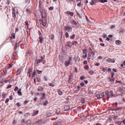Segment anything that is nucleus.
Here are the masks:
<instances>
[{
	"label": "nucleus",
	"mask_w": 125,
	"mask_h": 125,
	"mask_svg": "<svg viewBox=\"0 0 125 125\" xmlns=\"http://www.w3.org/2000/svg\"><path fill=\"white\" fill-rule=\"evenodd\" d=\"M72 58L70 57L69 58L68 60L65 61L64 62V64L65 67L68 66L70 65H72L73 64L72 62Z\"/></svg>",
	"instance_id": "f257e3e1"
},
{
	"label": "nucleus",
	"mask_w": 125,
	"mask_h": 125,
	"mask_svg": "<svg viewBox=\"0 0 125 125\" xmlns=\"http://www.w3.org/2000/svg\"><path fill=\"white\" fill-rule=\"evenodd\" d=\"M42 21H41L40 23L42 24V25L45 26L46 25V17H42Z\"/></svg>",
	"instance_id": "f03ea898"
},
{
	"label": "nucleus",
	"mask_w": 125,
	"mask_h": 125,
	"mask_svg": "<svg viewBox=\"0 0 125 125\" xmlns=\"http://www.w3.org/2000/svg\"><path fill=\"white\" fill-rule=\"evenodd\" d=\"M64 29L69 32H71L72 31V28L68 25H67Z\"/></svg>",
	"instance_id": "7ed1b4c3"
},
{
	"label": "nucleus",
	"mask_w": 125,
	"mask_h": 125,
	"mask_svg": "<svg viewBox=\"0 0 125 125\" xmlns=\"http://www.w3.org/2000/svg\"><path fill=\"white\" fill-rule=\"evenodd\" d=\"M114 74V73L113 72H111V77L112 78V79H110V82L111 81V82H113L114 81V78L113 77Z\"/></svg>",
	"instance_id": "20e7f679"
},
{
	"label": "nucleus",
	"mask_w": 125,
	"mask_h": 125,
	"mask_svg": "<svg viewBox=\"0 0 125 125\" xmlns=\"http://www.w3.org/2000/svg\"><path fill=\"white\" fill-rule=\"evenodd\" d=\"M42 120H43L42 119L39 120L36 122L35 123L36 124L38 123L39 124L38 125H42L43 124L42 122Z\"/></svg>",
	"instance_id": "39448f33"
},
{
	"label": "nucleus",
	"mask_w": 125,
	"mask_h": 125,
	"mask_svg": "<svg viewBox=\"0 0 125 125\" xmlns=\"http://www.w3.org/2000/svg\"><path fill=\"white\" fill-rule=\"evenodd\" d=\"M39 42L40 43H42L44 40V38L43 36H39Z\"/></svg>",
	"instance_id": "423d86ee"
},
{
	"label": "nucleus",
	"mask_w": 125,
	"mask_h": 125,
	"mask_svg": "<svg viewBox=\"0 0 125 125\" xmlns=\"http://www.w3.org/2000/svg\"><path fill=\"white\" fill-rule=\"evenodd\" d=\"M66 13L67 14V15L68 16L70 15L71 16H73L74 14V13L73 12H70L69 11H67Z\"/></svg>",
	"instance_id": "0eeeda50"
},
{
	"label": "nucleus",
	"mask_w": 125,
	"mask_h": 125,
	"mask_svg": "<svg viewBox=\"0 0 125 125\" xmlns=\"http://www.w3.org/2000/svg\"><path fill=\"white\" fill-rule=\"evenodd\" d=\"M15 9H13L12 12V17L13 18L15 19L16 16V15L15 13Z\"/></svg>",
	"instance_id": "6e6552de"
},
{
	"label": "nucleus",
	"mask_w": 125,
	"mask_h": 125,
	"mask_svg": "<svg viewBox=\"0 0 125 125\" xmlns=\"http://www.w3.org/2000/svg\"><path fill=\"white\" fill-rule=\"evenodd\" d=\"M99 1V0H92V1L90 2L91 5H92L94 3L97 2Z\"/></svg>",
	"instance_id": "1a4fd4ad"
},
{
	"label": "nucleus",
	"mask_w": 125,
	"mask_h": 125,
	"mask_svg": "<svg viewBox=\"0 0 125 125\" xmlns=\"http://www.w3.org/2000/svg\"><path fill=\"white\" fill-rule=\"evenodd\" d=\"M71 23L72 24H73L75 25H77L78 23L77 21H75V20H73L71 21Z\"/></svg>",
	"instance_id": "9d476101"
},
{
	"label": "nucleus",
	"mask_w": 125,
	"mask_h": 125,
	"mask_svg": "<svg viewBox=\"0 0 125 125\" xmlns=\"http://www.w3.org/2000/svg\"><path fill=\"white\" fill-rule=\"evenodd\" d=\"M21 89L20 88L17 91V93L19 95L21 96L22 95V93L21 92Z\"/></svg>",
	"instance_id": "9b49d317"
},
{
	"label": "nucleus",
	"mask_w": 125,
	"mask_h": 125,
	"mask_svg": "<svg viewBox=\"0 0 125 125\" xmlns=\"http://www.w3.org/2000/svg\"><path fill=\"white\" fill-rule=\"evenodd\" d=\"M41 16L42 17H46V13L45 12H43Z\"/></svg>",
	"instance_id": "f8f14e48"
},
{
	"label": "nucleus",
	"mask_w": 125,
	"mask_h": 125,
	"mask_svg": "<svg viewBox=\"0 0 125 125\" xmlns=\"http://www.w3.org/2000/svg\"><path fill=\"white\" fill-rule=\"evenodd\" d=\"M110 94H111V95L110 94V96H111V97H114L115 96L114 94V93L113 91L112 90H110Z\"/></svg>",
	"instance_id": "ddd939ff"
},
{
	"label": "nucleus",
	"mask_w": 125,
	"mask_h": 125,
	"mask_svg": "<svg viewBox=\"0 0 125 125\" xmlns=\"http://www.w3.org/2000/svg\"><path fill=\"white\" fill-rule=\"evenodd\" d=\"M15 51L14 52V53H16V54H17L19 53V49H14Z\"/></svg>",
	"instance_id": "4468645a"
},
{
	"label": "nucleus",
	"mask_w": 125,
	"mask_h": 125,
	"mask_svg": "<svg viewBox=\"0 0 125 125\" xmlns=\"http://www.w3.org/2000/svg\"><path fill=\"white\" fill-rule=\"evenodd\" d=\"M70 108V107L68 105H66L64 106V109L65 110L67 111Z\"/></svg>",
	"instance_id": "2eb2a0df"
},
{
	"label": "nucleus",
	"mask_w": 125,
	"mask_h": 125,
	"mask_svg": "<svg viewBox=\"0 0 125 125\" xmlns=\"http://www.w3.org/2000/svg\"><path fill=\"white\" fill-rule=\"evenodd\" d=\"M109 91L107 90L105 92V94L107 96V98H109Z\"/></svg>",
	"instance_id": "dca6fc26"
},
{
	"label": "nucleus",
	"mask_w": 125,
	"mask_h": 125,
	"mask_svg": "<svg viewBox=\"0 0 125 125\" xmlns=\"http://www.w3.org/2000/svg\"><path fill=\"white\" fill-rule=\"evenodd\" d=\"M83 54H87V51L86 49H83Z\"/></svg>",
	"instance_id": "f3484780"
},
{
	"label": "nucleus",
	"mask_w": 125,
	"mask_h": 125,
	"mask_svg": "<svg viewBox=\"0 0 125 125\" xmlns=\"http://www.w3.org/2000/svg\"><path fill=\"white\" fill-rule=\"evenodd\" d=\"M41 58H42L41 59L37 60L36 61H37V62L40 63L42 61L43 58L42 57H41Z\"/></svg>",
	"instance_id": "a211bd4d"
},
{
	"label": "nucleus",
	"mask_w": 125,
	"mask_h": 125,
	"mask_svg": "<svg viewBox=\"0 0 125 125\" xmlns=\"http://www.w3.org/2000/svg\"><path fill=\"white\" fill-rule=\"evenodd\" d=\"M115 43L116 44L119 45L121 43V42L120 41L118 40L116 41Z\"/></svg>",
	"instance_id": "6ab92c4d"
},
{
	"label": "nucleus",
	"mask_w": 125,
	"mask_h": 125,
	"mask_svg": "<svg viewBox=\"0 0 125 125\" xmlns=\"http://www.w3.org/2000/svg\"><path fill=\"white\" fill-rule=\"evenodd\" d=\"M31 121L30 120H29L27 121L26 124L27 125H31Z\"/></svg>",
	"instance_id": "aec40b11"
},
{
	"label": "nucleus",
	"mask_w": 125,
	"mask_h": 125,
	"mask_svg": "<svg viewBox=\"0 0 125 125\" xmlns=\"http://www.w3.org/2000/svg\"><path fill=\"white\" fill-rule=\"evenodd\" d=\"M43 89V88L41 87H39L38 89V91H41Z\"/></svg>",
	"instance_id": "412c9836"
},
{
	"label": "nucleus",
	"mask_w": 125,
	"mask_h": 125,
	"mask_svg": "<svg viewBox=\"0 0 125 125\" xmlns=\"http://www.w3.org/2000/svg\"><path fill=\"white\" fill-rule=\"evenodd\" d=\"M38 111H35V112H34L32 114L33 116L35 115H37V114L38 113Z\"/></svg>",
	"instance_id": "4be33fe9"
},
{
	"label": "nucleus",
	"mask_w": 125,
	"mask_h": 125,
	"mask_svg": "<svg viewBox=\"0 0 125 125\" xmlns=\"http://www.w3.org/2000/svg\"><path fill=\"white\" fill-rule=\"evenodd\" d=\"M26 13L27 14H29L30 12V10L29 8H27L26 10Z\"/></svg>",
	"instance_id": "5701e85b"
},
{
	"label": "nucleus",
	"mask_w": 125,
	"mask_h": 125,
	"mask_svg": "<svg viewBox=\"0 0 125 125\" xmlns=\"http://www.w3.org/2000/svg\"><path fill=\"white\" fill-rule=\"evenodd\" d=\"M38 35L39 36H42V34L41 32V31H40L39 30L38 31Z\"/></svg>",
	"instance_id": "b1692460"
},
{
	"label": "nucleus",
	"mask_w": 125,
	"mask_h": 125,
	"mask_svg": "<svg viewBox=\"0 0 125 125\" xmlns=\"http://www.w3.org/2000/svg\"><path fill=\"white\" fill-rule=\"evenodd\" d=\"M36 71H37V73L39 74H41L42 73V71H39V70H36Z\"/></svg>",
	"instance_id": "393cba45"
},
{
	"label": "nucleus",
	"mask_w": 125,
	"mask_h": 125,
	"mask_svg": "<svg viewBox=\"0 0 125 125\" xmlns=\"http://www.w3.org/2000/svg\"><path fill=\"white\" fill-rule=\"evenodd\" d=\"M42 94L43 95V96L41 98V99L42 100L44 99H45V94L44 93Z\"/></svg>",
	"instance_id": "a878e982"
},
{
	"label": "nucleus",
	"mask_w": 125,
	"mask_h": 125,
	"mask_svg": "<svg viewBox=\"0 0 125 125\" xmlns=\"http://www.w3.org/2000/svg\"><path fill=\"white\" fill-rule=\"evenodd\" d=\"M48 102L46 100L43 103V105L44 106L46 105L48 103Z\"/></svg>",
	"instance_id": "bb28decb"
},
{
	"label": "nucleus",
	"mask_w": 125,
	"mask_h": 125,
	"mask_svg": "<svg viewBox=\"0 0 125 125\" xmlns=\"http://www.w3.org/2000/svg\"><path fill=\"white\" fill-rule=\"evenodd\" d=\"M54 34H52L51 35V39L52 40H53L54 39Z\"/></svg>",
	"instance_id": "cd10ccee"
},
{
	"label": "nucleus",
	"mask_w": 125,
	"mask_h": 125,
	"mask_svg": "<svg viewBox=\"0 0 125 125\" xmlns=\"http://www.w3.org/2000/svg\"><path fill=\"white\" fill-rule=\"evenodd\" d=\"M96 96L98 99H100L101 98V97H100V95L99 94H97Z\"/></svg>",
	"instance_id": "c85d7f7f"
},
{
	"label": "nucleus",
	"mask_w": 125,
	"mask_h": 125,
	"mask_svg": "<svg viewBox=\"0 0 125 125\" xmlns=\"http://www.w3.org/2000/svg\"><path fill=\"white\" fill-rule=\"evenodd\" d=\"M60 110L59 109H57L56 112V114H57L58 115L60 112Z\"/></svg>",
	"instance_id": "c756f323"
},
{
	"label": "nucleus",
	"mask_w": 125,
	"mask_h": 125,
	"mask_svg": "<svg viewBox=\"0 0 125 125\" xmlns=\"http://www.w3.org/2000/svg\"><path fill=\"white\" fill-rule=\"evenodd\" d=\"M21 123L24 124H25L26 122L25 119H22V120L21 121Z\"/></svg>",
	"instance_id": "7c9ffc66"
},
{
	"label": "nucleus",
	"mask_w": 125,
	"mask_h": 125,
	"mask_svg": "<svg viewBox=\"0 0 125 125\" xmlns=\"http://www.w3.org/2000/svg\"><path fill=\"white\" fill-rule=\"evenodd\" d=\"M84 68L85 69L87 70L89 69V68L88 65H86L84 66Z\"/></svg>",
	"instance_id": "2f4dec72"
},
{
	"label": "nucleus",
	"mask_w": 125,
	"mask_h": 125,
	"mask_svg": "<svg viewBox=\"0 0 125 125\" xmlns=\"http://www.w3.org/2000/svg\"><path fill=\"white\" fill-rule=\"evenodd\" d=\"M58 94L60 95H61L62 94V92L60 90H58Z\"/></svg>",
	"instance_id": "473e14b6"
},
{
	"label": "nucleus",
	"mask_w": 125,
	"mask_h": 125,
	"mask_svg": "<svg viewBox=\"0 0 125 125\" xmlns=\"http://www.w3.org/2000/svg\"><path fill=\"white\" fill-rule=\"evenodd\" d=\"M11 36L14 39L15 38V35L14 33H12L11 34Z\"/></svg>",
	"instance_id": "72a5a7b5"
},
{
	"label": "nucleus",
	"mask_w": 125,
	"mask_h": 125,
	"mask_svg": "<svg viewBox=\"0 0 125 125\" xmlns=\"http://www.w3.org/2000/svg\"><path fill=\"white\" fill-rule=\"evenodd\" d=\"M44 79L46 81H47L48 80V78L47 76H45L44 77Z\"/></svg>",
	"instance_id": "f704fd0d"
},
{
	"label": "nucleus",
	"mask_w": 125,
	"mask_h": 125,
	"mask_svg": "<svg viewBox=\"0 0 125 125\" xmlns=\"http://www.w3.org/2000/svg\"><path fill=\"white\" fill-rule=\"evenodd\" d=\"M115 62V60L114 59H110V62Z\"/></svg>",
	"instance_id": "c9c22d12"
},
{
	"label": "nucleus",
	"mask_w": 125,
	"mask_h": 125,
	"mask_svg": "<svg viewBox=\"0 0 125 125\" xmlns=\"http://www.w3.org/2000/svg\"><path fill=\"white\" fill-rule=\"evenodd\" d=\"M51 115V114L50 113H47L46 114V116L47 117H49Z\"/></svg>",
	"instance_id": "e433bc0d"
},
{
	"label": "nucleus",
	"mask_w": 125,
	"mask_h": 125,
	"mask_svg": "<svg viewBox=\"0 0 125 125\" xmlns=\"http://www.w3.org/2000/svg\"><path fill=\"white\" fill-rule=\"evenodd\" d=\"M54 9V7L53 6L49 8V10H53Z\"/></svg>",
	"instance_id": "4c0bfd02"
},
{
	"label": "nucleus",
	"mask_w": 125,
	"mask_h": 125,
	"mask_svg": "<svg viewBox=\"0 0 125 125\" xmlns=\"http://www.w3.org/2000/svg\"><path fill=\"white\" fill-rule=\"evenodd\" d=\"M21 69H19L17 70V73H18V74H19L21 72Z\"/></svg>",
	"instance_id": "58836bf2"
},
{
	"label": "nucleus",
	"mask_w": 125,
	"mask_h": 125,
	"mask_svg": "<svg viewBox=\"0 0 125 125\" xmlns=\"http://www.w3.org/2000/svg\"><path fill=\"white\" fill-rule=\"evenodd\" d=\"M36 79L38 82H40L41 81L40 78L39 77H36Z\"/></svg>",
	"instance_id": "ea45409f"
},
{
	"label": "nucleus",
	"mask_w": 125,
	"mask_h": 125,
	"mask_svg": "<svg viewBox=\"0 0 125 125\" xmlns=\"http://www.w3.org/2000/svg\"><path fill=\"white\" fill-rule=\"evenodd\" d=\"M75 36L74 34H73L72 36H71L70 37V38L71 39H74Z\"/></svg>",
	"instance_id": "a19ab883"
},
{
	"label": "nucleus",
	"mask_w": 125,
	"mask_h": 125,
	"mask_svg": "<svg viewBox=\"0 0 125 125\" xmlns=\"http://www.w3.org/2000/svg\"><path fill=\"white\" fill-rule=\"evenodd\" d=\"M36 73V72L34 71L33 73L32 74V77H34Z\"/></svg>",
	"instance_id": "79ce46f5"
},
{
	"label": "nucleus",
	"mask_w": 125,
	"mask_h": 125,
	"mask_svg": "<svg viewBox=\"0 0 125 125\" xmlns=\"http://www.w3.org/2000/svg\"><path fill=\"white\" fill-rule=\"evenodd\" d=\"M85 77L83 76H81L80 77V79L81 80H82L85 78Z\"/></svg>",
	"instance_id": "37998d69"
},
{
	"label": "nucleus",
	"mask_w": 125,
	"mask_h": 125,
	"mask_svg": "<svg viewBox=\"0 0 125 125\" xmlns=\"http://www.w3.org/2000/svg\"><path fill=\"white\" fill-rule=\"evenodd\" d=\"M18 89L19 88L17 86H16L15 87V88L14 89V91H16L18 90Z\"/></svg>",
	"instance_id": "c03bdc74"
},
{
	"label": "nucleus",
	"mask_w": 125,
	"mask_h": 125,
	"mask_svg": "<svg viewBox=\"0 0 125 125\" xmlns=\"http://www.w3.org/2000/svg\"><path fill=\"white\" fill-rule=\"evenodd\" d=\"M65 37L66 38H68L69 37V34L67 32H66L65 35Z\"/></svg>",
	"instance_id": "a18cd8bd"
},
{
	"label": "nucleus",
	"mask_w": 125,
	"mask_h": 125,
	"mask_svg": "<svg viewBox=\"0 0 125 125\" xmlns=\"http://www.w3.org/2000/svg\"><path fill=\"white\" fill-rule=\"evenodd\" d=\"M91 55L90 53L88 55V58H87L88 60L90 59V57L91 56Z\"/></svg>",
	"instance_id": "49530a36"
},
{
	"label": "nucleus",
	"mask_w": 125,
	"mask_h": 125,
	"mask_svg": "<svg viewBox=\"0 0 125 125\" xmlns=\"http://www.w3.org/2000/svg\"><path fill=\"white\" fill-rule=\"evenodd\" d=\"M122 122V121H119L117 123L119 125H120Z\"/></svg>",
	"instance_id": "de8ad7c7"
},
{
	"label": "nucleus",
	"mask_w": 125,
	"mask_h": 125,
	"mask_svg": "<svg viewBox=\"0 0 125 125\" xmlns=\"http://www.w3.org/2000/svg\"><path fill=\"white\" fill-rule=\"evenodd\" d=\"M49 85L50 86H52V87H54V84H53L52 83H50L49 84Z\"/></svg>",
	"instance_id": "09e8293b"
},
{
	"label": "nucleus",
	"mask_w": 125,
	"mask_h": 125,
	"mask_svg": "<svg viewBox=\"0 0 125 125\" xmlns=\"http://www.w3.org/2000/svg\"><path fill=\"white\" fill-rule=\"evenodd\" d=\"M16 105L18 106H21V104L20 103L18 102L16 103Z\"/></svg>",
	"instance_id": "8fccbe9b"
},
{
	"label": "nucleus",
	"mask_w": 125,
	"mask_h": 125,
	"mask_svg": "<svg viewBox=\"0 0 125 125\" xmlns=\"http://www.w3.org/2000/svg\"><path fill=\"white\" fill-rule=\"evenodd\" d=\"M115 27V26L114 25H113L111 26L110 29H112L113 28H114Z\"/></svg>",
	"instance_id": "3c124183"
},
{
	"label": "nucleus",
	"mask_w": 125,
	"mask_h": 125,
	"mask_svg": "<svg viewBox=\"0 0 125 125\" xmlns=\"http://www.w3.org/2000/svg\"><path fill=\"white\" fill-rule=\"evenodd\" d=\"M106 69H107V68L105 67V68H103L102 70L104 72H105L107 71Z\"/></svg>",
	"instance_id": "603ef678"
},
{
	"label": "nucleus",
	"mask_w": 125,
	"mask_h": 125,
	"mask_svg": "<svg viewBox=\"0 0 125 125\" xmlns=\"http://www.w3.org/2000/svg\"><path fill=\"white\" fill-rule=\"evenodd\" d=\"M87 56V54H85L84 55H83V56L82 57L83 58H86Z\"/></svg>",
	"instance_id": "864d4df0"
},
{
	"label": "nucleus",
	"mask_w": 125,
	"mask_h": 125,
	"mask_svg": "<svg viewBox=\"0 0 125 125\" xmlns=\"http://www.w3.org/2000/svg\"><path fill=\"white\" fill-rule=\"evenodd\" d=\"M94 73V72L93 71H89V73L91 75L93 74V73Z\"/></svg>",
	"instance_id": "5fc2aeb1"
},
{
	"label": "nucleus",
	"mask_w": 125,
	"mask_h": 125,
	"mask_svg": "<svg viewBox=\"0 0 125 125\" xmlns=\"http://www.w3.org/2000/svg\"><path fill=\"white\" fill-rule=\"evenodd\" d=\"M9 98L7 99L5 101V103H7L9 102Z\"/></svg>",
	"instance_id": "6e6d98bb"
},
{
	"label": "nucleus",
	"mask_w": 125,
	"mask_h": 125,
	"mask_svg": "<svg viewBox=\"0 0 125 125\" xmlns=\"http://www.w3.org/2000/svg\"><path fill=\"white\" fill-rule=\"evenodd\" d=\"M83 63L84 64H86L87 63V61H84L83 62Z\"/></svg>",
	"instance_id": "4d7b16f0"
},
{
	"label": "nucleus",
	"mask_w": 125,
	"mask_h": 125,
	"mask_svg": "<svg viewBox=\"0 0 125 125\" xmlns=\"http://www.w3.org/2000/svg\"><path fill=\"white\" fill-rule=\"evenodd\" d=\"M107 35L105 34V33L103 34V36L104 38H105L106 37H107Z\"/></svg>",
	"instance_id": "13d9d810"
},
{
	"label": "nucleus",
	"mask_w": 125,
	"mask_h": 125,
	"mask_svg": "<svg viewBox=\"0 0 125 125\" xmlns=\"http://www.w3.org/2000/svg\"><path fill=\"white\" fill-rule=\"evenodd\" d=\"M58 123L57 122H54L53 123V125H58Z\"/></svg>",
	"instance_id": "bf43d9fd"
},
{
	"label": "nucleus",
	"mask_w": 125,
	"mask_h": 125,
	"mask_svg": "<svg viewBox=\"0 0 125 125\" xmlns=\"http://www.w3.org/2000/svg\"><path fill=\"white\" fill-rule=\"evenodd\" d=\"M9 98L10 100H12L13 99V97L12 95H10L9 96Z\"/></svg>",
	"instance_id": "052dcab7"
},
{
	"label": "nucleus",
	"mask_w": 125,
	"mask_h": 125,
	"mask_svg": "<svg viewBox=\"0 0 125 125\" xmlns=\"http://www.w3.org/2000/svg\"><path fill=\"white\" fill-rule=\"evenodd\" d=\"M29 101H27V100H26V101H25L24 102V104H26L29 102Z\"/></svg>",
	"instance_id": "680f3d73"
},
{
	"label": "nucleus",
	"mask_w": 125,
	"mask_h": 125,
	"mask_svg": "<svg viewBox=\"0 0 125 125\" xmlns=\"http://www.w3.org/2000/svg\"><path fill=\"white\" fill-rule=\"evenodd\" d=\"M112 70L115 72H117V70L116 69L113 68V69Z\"/></svg>",
	"instance_id": "e2e57ef3"
},
{
	"label": "nucleus",
	"mask_w": 125,
	"mask_h": 125,
	"mask_svg": "<svg viewBox=\"0 0 125 125\" xmlns=\"http://www.w3.org/2000/svg\"><path fill=\"white\" fill-rule=\"evenodd\" d=\"M80 85L82 86H84V83L83 82H82L81 83Z\"/></svg>",
	"instance_id": "0e129e2a"
},
{
	"label": "nucleus",
	"mask_w": 125,
	"mask_h": 125,
	"mask_svg": "<svg viewBox=\"0 0 125 125\" xmlns=\"http://www.w3.org/2000/svg\"><path fill=\"white\" fill-rule=\"evenodd\" d=\"M81 4V2L80 3H78L77 4V6H80V5Z\"/></svg>",
	"instance_id": "69168bd1"
},
{
	"label": "nucleus",
	"mask_w": 125,
	"mask_h": 125,
	"mask_svg": "<svg viewBox=\"0 0 125 125\" xmlns=\"http://www.w3.org/2000/svg\"><path fill=\"white\" fill-rule=\"evenodd\" d=\"M11 85H9L8 86V87L7 88V89H9L10 88H11Z\"/></svg>",
	"instance_id": "338daca9"
},
{
	"label": "nucleus",
	"mask_w": 125,
	"mask_h": 125,
	"mask_svg": "<svg viewBox=\"0 0 125 125\" xmlns=\"http://www.w3.org/2000/svg\"><path fill=\"white\" fill-rule=\"evenodd\" d=\"M25 23L26 25L28 26V21H26L25 22Z\"/></svg>",
	"instance_id": "774afa93"
}]
</instances>
